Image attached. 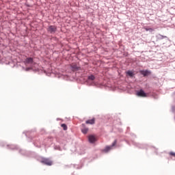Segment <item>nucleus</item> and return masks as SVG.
Segmentation results:
<instances>
[{
    "label": "nucleus",
    "mask_w": 175,
    "mask_h": 175,
    "mask_svg": "<svg viewBox=\"0 0 175 175\" xmlns=\"http://www.w3.org/2000/svg\"><path fill=\"white\" fill-rule=\"evenodd\" d=\"M170 155H171V157H175V152H170Z\"/></svg>",
    "instance_id": "4468645a"
},
{
    "label": "nucleus",
    "mask_w": 175,
    "mask_h": 175,
    "mask_svg": "<svg viewBox=\"0 0 175 175\" xmlns=\"http://www.w3.org/2000/svg\"><path fill=\"white\" fill-rule=\"evenodd\" d=\"M40 162L41 163H44V165H47L48 166H51V165H53V161L49 159H42Z\"/></svg>",
    "instance_id": "f257e3e1"
},
{
    "label": "nucleus",
    "mask_w": 175,
    "mask_h": 175,
    "mask_svg": "<svg viewBox=\"0 0 175 175\" xmlns=\"http://www.w3.org/2000/svg\"><path fill=\"white\" fill-rule=\"evenodd\" d=\"M85 122L86 124H90L91 125H93V124H95V118H93L92 120H88Z\"/></svg>",
    "instance_id": "6e6552de"
},
{
    "label": "nucleus",
    "mask_w": 175,
    "mask_h": 175,
    "mask_svg": "<svg viewBox=\"0 0 175 175\" xmlns=\"http://www.w3.org/2000/svg\"><path fill=\"white\" fill-rule=\"evenodd\" d=\"M81 132L84 133V135L88 133V128L85 127V124H82Z\"/></svg>",
    "instance_id": "0eeeda50"
},
{
    "label": "nucleus",
    "mask_w": 175,
    "mask_h": 175,
    "mask_svg": "<svg viewBox=\"0 0 175 175\" xmlns=\"http://www.w3.org/2000/svg\"><path fill=\"white\" fill-rule=\"evenodd\" d=\"M117 144V139H115V141L112 143V145L111 146V148L114 147Z\"/></svg>",
    "instance_id": "ddd939ff"
},
{
    "label": "nucleus",
    "mask_w": 175,
    "mask_h": 175,
    "mask_svg": "<svg viewBox=\"0 0 175 175\" xmlns=\"http://www.w3.org/2000/svg\"><path fill=\"white\" fill-rule=\"evenodd\" d=\"M24 63L27 65V64H33V58L32 57H27Z\"/></svg>",
    "instance_id": "39448f33"
},
{
    "label": "nucleus",
    "mask_w": 175,
    "mask_h": 175,
    "mask_svg": "<svg viewBox=\"0 0 175 175\" xmlns=\"http://www.w3.org/2000/svg\"><path fill=\"white\" fill-rule=\"evenodd\" d=\"M72 68H74L75 69H76V67H75V66H72Z\"/></svg>",
    "instance_id": "dca6fc26"
},
{
    "label": "nucleus",
    "mask_w": 175,
    "mask_h": 175,
    "mask_svg": "<svg viewBox=\"0 0 175 175\" xmlns=\"http://www.w3.org/2000/svg\"><path fill=\"white\" fill-rule=\"evenodd\" d=\"M61 126L63 128L64 131H66L68 129V126H66L65 124H62Z\"/></svg>",
    "instance_id": "9b49d317"
},
{
    "label": "nucleus",
    "mask_w": 175,
    "mask_h": 175,
    "mask_svg": "<svg viewBox=\"0 0 175 175\" xmlns=\"http://www.w3.org/2000/svg\"><path fill=\"white\" fill-rule=\"evenodd\" d=\"M146 31H153L152 28H145Z\"/></svg>",
    "instance_id": "2eb2a0df"
},
{
    "label": "nucleus",
    "mask_w": 175,
    "mask_h": 175,
    "mask_svg": "<svg viewBox=\"0 0 175 175\" xmlns=\"http://www.w3.org/2000/svg\"><path fill=\"white\" fill-rule=\"evenodd\" d=\"M48 32H50V33H55V31H57V27L51 25L47 29Z\"/></svg>",
    "instance_id": "f03ea898"
},
{
    "label": "nucleus",
    "mask_w": 175,
    "mask_h": 175,
    "mask_svg": "<svg viewBox=\"0 0 175 175\" xmlns=\"http://www.w3.org/2000/svg\"><path fill=\"white\" fill-rule=\"evenodd\" d=\"M111 146H107L104 150V152H109V151H110V150H111Z\"/></svg>",
    "instance_id": "1a4fd4ad"
},
{
    "label": "nucleus",
    "mask_w": 175,
    "mask_h": 175,
    "mask_svg": "<svg viewBox=\"0 0 175 175\" xmlns=\"http://www.w3.org/2000/svg\"><path fill=\"white\" fill-rule=\"evenodd\" d=\"M127 75L130 76V77H133V72L132 71H127Z\"/></svg>",
    "instance_id": "f8f14e48"
},
{
    "label": "nucleus",
    "mask_w": 175,
    "mask_h": 175,
    "mask_svg": "<svg viewBox=\"0 0 175 175\" xmlns=\"http://www.w3.org/2000/svg\"><path fill=\"white\" fill-rule=\"evenodd\" d=\"M88 140L90 143H95L96 142V137L95 135H89L88 136Z\"/></svg>",
    "instance_id": "7ed1b4c3"
},
{
    "label": "nucleus",
    "mask_w": 175,
    "mask_h": 175,
    "mask_svg": "<svg viewBox=\"0 0 175 175\" xmlns=\"http://www.w3.org/2000/svg\"><path fill=\"white\" fill-rule=\"evenodd\" d=\"M141 75H143V76H144V77H146V76H149V75H151V72H150L149 70H141L140 71Z\"/></svg>",
    "instance_id": "423d86ee"
},
{
    "label": "nucleus",
    "mask_w": 175,
    "mask_h": 175,
    "mask_svg": "<svg viewBox=\"0 0 175 175\" xmlns=\"http://www.w3.org/2000/svg\"><path fill=\"white\" fill-rule=\"evenodd\" d=\"M137 96H142V98H146L147 96V94L143 91V90H141L138 92H137Z\"/></svg>",
    "instance_id": "20e7f679"
},
{
    "label": "nucleus",
    "mask_w": 175,
    "mask_h": 175,
    "mask_svg": "<svg viewBox=\"0 0 175 175\" xmlns=\"http://www.w3.org/2000/svg\"><path fill=\"white\" fill-rule=\"evenodd\" d=\"M88 80H90L91 81H94V80H95V76H94V75L89 76Z\"/></svg>",
    "instance_id": "9d476101"
}]
</instances>
